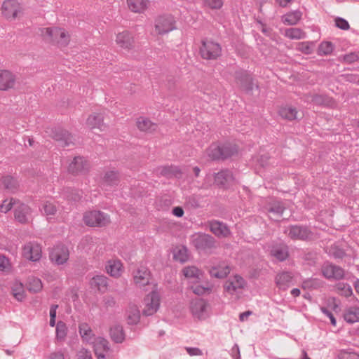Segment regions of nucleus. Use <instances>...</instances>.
<instances>
[{
  "instance_id": "64",
  "label": "nucleus",
  "mask_w": 359,
  "mask_h": 359,
  "mask_svg": "<svg viewBox=\"0 0 359 359\" xmlns=\"http://www.w3.org/2000/svg\"><path fill=\"white\" fill-rule=\"evenodd\" d=\"M186 350L191 356L201 355L203 354L202 351L196 347H186Z\"/></svg>"
},
{
  "instance_id": "17",
  "label": "nucleus",
  "mask_w": 359,
  "mask_h": 359,
  "mask_svg": "<svg viewBox=\"0 0 359 359\" xmlns=\"http://www.w3.org/2000/svg\"><path fill=\"white\" fill-rule=\"evenodd\" d=\"M22 255L32 262L39 261L41 257V247L37 243H28L23 247Z\"/></svg>"
},
{
  "instance_id": "5",
  "label": "nucleus",
  "mask_w": 359,
  "mask_h": 359,
  "mask_svg": "<svg viewBox=\"0 0 359 359\" xmlns=\"http://www.w3.org/2000/svg\"><path fill=\"white\" fill-rule=\"evenodd\" d=\"M83 221L87 226L102 227L110 222L109 216L100 210L87 212L83 215Z\"/></svg>"
},
{
  "instance_id": "16",
  "label": "nucleus",
  "mask_w": 359,
  "mask_h": 359,
  "mask_svg": "<svg viewBox=\"0 0 359 359\" xmlns=\"http://www.w3.org/2000/svg\"><path fill=\"white\" fill-rule=\"evenodd\" d=\"M89 169L88 161L82 156H76L69 165L68 171L72 175L85 174Z\"/></svg>"
},
{
  "instance_id": "11",
  "label": "nucleus",
  "mask_w": 359,
  "mask_h": 359,
  "mask_svg": "<svg viewBox=\"0 0 359 359\" xmlns=\"http://www.w3.org/2000/svg\"><path fill=\"white\" fill-rule=\"evenodd\" d=\"M321 272L323 276L328 280H341L345 275V271L341 266L330 262L323 263L321 266Z\"/></svg>"
},
{
  "instance_id": "6",
  "label": "nucleus",
  "mask_w": 359,
  "mask_h": 359,
  "mask_svg": "<svg viewBox=\"0 0 359 359\" xmlns=\"http://www.w3.org/2000/svg\"><path fill=\"white\" fill-rule=\"evenodd\" d=\"M215 184L224 190L230 189L237 183L233 172L229 169H223L214 175Z\"/></svg>"
},
{
  "instance_id": "53",
  "label": "nucleus",
  "mask_w": 359,
  "mask_h": 359,
  "mask_svg": "<svg viewBox=\"0 0 359 359\" xmlns=\"http://www.w3.org/2000/svg\"><path fill=\"white\" fill-rule=\"evenodd\" d=\"M174 259L182 263L185 262L188 259L187 249L183 246L174 254Z\"/></svg>"
},
{
  "instance_id": "15",
  "label": "nucleus",
  "mask_w": 359,
  "mask_h": 359,
  "mask_svg": "<svg viewBox=\"0 0 359 359\" xmlns=\"http://www.w3.org/2000/svg\"><path fill=\"white\" fill-rule=\"evenodd\" d=\"M269 248L270 255L280 262L286 260L289 257L288 246L283 242H273Z\"/></svg>"
},
{
  "instance_id": "52",
  "label": "nucleus",
  "mask_w": 359,
  "mask_h": 359,
  "mask_svg": "<svg viewBox=\"0 0 359 359\" xmlns=\"http://www.w3.org/2000/svg\"><path fill=\"white\" fill-rule=\"evenodd\" d=\"M43 214L46 216H53L57 212V208L54 204L50 202H46L42 207Z\"/></svg>"
},
{
  "instance_id": "26",
  "label": "nucleus",
  "mask_w": 359,
  "mask_h": 359,
  "mask_svg": "<svg viewBox=\"0 0 359 359\" xmlns=\"http://www.w3.org/2000/svg\"><path fill=\"white\" fill-rule=\"evenodd\" d=\"M210 229L216 236L228 237L231 232L227 226L219 221H212L210 223Z\"/></svg>"
},
{
  "instance_id": "20",
  "label": "nucleus",
  "mask_w": 359,
  "mask_h": 359,
  "mask_svg": "<svg viewBox=\"0 0 359 359\" xmlns=\"http://www.w3.org/2000/svg\"><path fill=\"white\" fill-rule=\"evenodd\" d=\"M245 285V280L241 276L236 275L225 282L224 289L229 294H233L238 289H243Z\"/></svg>"
},
{
  "instance_id": "8",
  "label": "nucleus",
  "mask_w": 359,
  "mask_h": 359,
  "mask_svg": "<svg viewBox=\"0 0 359 359\" xmlns=\"http://www.w3.org/2000/svg\"><path fill=\"white\" fill-rule=\"evenodd\" d=\"M50 135L60 147H65L75 144V139L72 134L64 128H51Z\"/></svg>"
},
{
  "instance_id": "47",
  "label": "nucleus",
  "mask_w": 359,
  "mask_h": 359,
  "mask_svg": "<svg viewBox=\"0 0 359 359\" xmlns=\"http://www.w3.org/2000/svg\"><path fill=\"white\" fill-rule=\"evenodd\" d=\"M79 333L83 339L87 341L94 336L90 327L87 323H81L79 326Z\"/></svg>"
},
{
  "instance_id": "2",
  "label": "nucleus",
  "mask_w": 359,
  "mask_h": 359,
  "mask_svg": "<svg viewBox=\"0 0 359 359\" xmlns=\"http://www.w3.org/2000/svg\"><path fill=\"white\" fill-rule=\"evenodd\" d=\"M221 45L210 39H203L199 48L201 57L206 60H216L222 55Z\"/></svg>"
},
{
  "instance_id": "38",
  "label": "nucleus",
  "mask_w": 359,
  "mask_h": 359,
  "mask_svg": "<svg viewBox=\"0 0 359 359\" xmlns=\"http://www.w3.org/2000/svg\"><path fill=\"white\" fill-rule=\"evenodd\" d=\"M120 182V175L118 172L110 170L106 172L103 177V183L107 186H116Z\"/></svg>"
},
{
  "instance_id": "27",
  "label": "nucleus",
  "mask_w": 359,
  "mask_h": 359,
  "mask_svg": "<svg viewBox=\"0 0 359 359\" xmlns=\"http://www.w3.org/2000/svg\"><path fill=\"white\" fill-rule=\"evenodd\" d=\"M136 125L137 128L145 133H152L157 129V124L151 122L149 118L140 117L137 119Z\"/></svg>"
},
{
  "instance_id": "32",
  "label": "nucleus",
  "mask_w": 359,
  "mask_h": 359,
  "mask_svg": "<svg viewBox=\"0 0 359 359\" xmlns=\"http://www.w3.org/2000/svg\"><path fill=\"white\" fill-rule=\"evenodd\" d=\"M278 114L283 118L288 121H293L298 118V111L295 107L292 106L285 105L281 107L278 111Z\"/></svg>"
},
{
  "instance_id": "19",
  "label": "nucleus",
  "mask_w": 359,
  "mask_h": 359,
  "mask_svg": "<svg viewBox=\"0 0 359 359\" xmlns=\"http://www.w3.org/2000/svg\"><path fill=\"white\" fill-rule=\"evenodd\" d=\"M94 352L97 359H106V355L110 351L109 341L102 337L95 339L93 342Z\"/></svg>"
},
{
  "instance_id": "45",
  "label": "nucleus",
  "mask_w": 359,
  "mask_h": 359,
  "mask_svg": "<svg viewBox=\"0 0 359 359\" xmlns=\"http://www.w3.org/2000/svg\"><path fill=\"white\" fill-rule=\"evenodd\" d=\"M344 318L350 324L359 322V307L349 309L344 314Z\"/></svg>"
},
{
  "instance_id": "18",
  "label": "nucleus",
  "mask_w": 359,
  "mask_h": 359,
  "mask_svg": "<svg viewBox=\"0 0 359 359\" xmlns=\"http://www.w3.org/2000/svg\"><path fill=\"white\" fill-rule=\"evenodd\" d=\"M116 43L120 48L129 50L134 48V37L130 32L123 31L117 34Z\"/></svg>"
},
{
  "instance_id": "55",
  "label": "nucleus",
  "mask_w": 359,
  "mask_h": 359,
  "mask_svg": "<svg viewBox=\"0 0 359 359\" xmlns=\"http://www.w3.org/2000/svg\"><path fill=\"white\" fill-rule=\"evenodd\" d=\"M337 289L341 291V294L346 297H348L353 294L352 288L348 283H339L337 285Z\"/></svg>"
},
{
  "instance_id": "34",
  "label": "nucleus",
  "mask_w": 359,
  "mask_h": 359,
  "mask_svg": "<svg viewBox=\"0 0 359 359\" xmlns=\"http://www.w3.org/2000/svg\"><path fill=\"white\" fill-rule=\"evenodd\" d=\"M266 208L269 213L272 214L278 218H280L283 215V213L285 210L284 204L281 201H275L269 203Z\"/></svg>"
},
{
  "instance_id": "60",
  "label": "nucleus",
  "mask_w": 359,
  "mask_h": 359,
  "mask_svg": "<svg viewBox=\"0 0 359 359\" xmlns=\"http://www.w3.org/2000/svg\"><path fill=\"white\" fill-rule=\"evenodd\" d=\"M11 269L9 259L4 255H0V271H6Z\"/></svg>"
},
{
  "instance_id": "25",
  "label": "nucleus",
  "mask_w": 359,
  "mask_h": 359,
  "mask_svg": "<svg viewBox=\"0 0 359 359\" xmlns=\"http://www.w3.org/2000/svg\"><path fill=\"white\" fill-rule=\"evenodd\" d=\"M14 211L15 219L21 224L28 222V215L31 212L30 208L24 203H19Z\"/></svg>"
},
{
  "instance_id": "7",
  "label": "nucleus",
  "mask_w": 359,
  "mask_h": 359,
  "mask_svg": "<svg viewBox=\"0 0 359 359\" xmlns=\"http://www.w3.org/2000/svg\"><path fill=\"white\" fill-rule=\"evenodd\" d=\"M1 11L4 17L10 21L15 20L22 13V8L16 0L4 1Z\"/></svg>"
},
{
  "instance_id": "54",
  "label": "nucleus",
  "mask_w": 359,
  "mask_h": 359,
  "mask_svg": "<svg viewBox=\"0 0 359 359\" xmlns=\"http://www.w3.org/2000/svg\"><path fill=\"white\" fill-rule=\"evenodd\" d=\"M223 0H203L204 6L212 10L220 9L223 6Z\"/></svg>"
},
{
  "instance_id": "59",
  "label": "nucleus",
  "mask_w": 359,
  "mask_h": 359,
  "mask_svg": "<svg viewBox=\"0 0 359 359\" xmlns=\"http://www.w3.org/2000/svg\"><path fill=\"white\" fill-rule=\"evenodd\" d=\"M359 60V55L355 53H350L342 57V62L347 64H351Z\"/></svg>"
},
{
  "instance_id": "23",
  "label": "nucleus",
  "mask_w": 359,
  "mask_h": 359,
  "mask_svg": "<svg viewBox=\"0 0 359 359\" xmlns=\"http://www.w3.org/2000/svg\"><path fill=\"white\" fill-rule=\"evenodd\" d=\"M292 279L293 276L292 273L282 271L276 276L275 283L280 290H286L290 286Z\"/></svg>"
},
{
  "instance_id": "28",
  "label": "nucleus",
  "mask_w": 359,
  "mask_h": 359,
  "mask_svg": "<svg viewBox=\"0 0 359 359\" xmlns=\"http://www.w3.org/2000/svg\"><path fill=\"white\" fill-rule=\"evenodd\" d=\"M90 287L96 288L100 292H104L107 290V278L104 275H97L92 278L90 281Z\"/></svg>"
},
{
  "instance_id": "4",
  "label": "nucleus",
  "mask_w": 359,
  "mask_h": 359,
  "mask_svg": "<svg viewBox=\"0 0 359 359\" xmlns=\"http://www.w3.org/2000/svg\"><path fill=\"white\" fill-rule=\"evenodd\" d=\"M43 35L48 37V40L60 46H67L69 42V35L65 29L59 27H47L41 30Z\"/></svg>"
},
{
  "instance_id": "49",
  "label": "nucleus",
  "mask_w": 359,
  "mask_h": 359,
  "mask_svg": "<svg viewBox=\"0 0 359 359\" xmlns=\"http://www.w3.org/2000/svg\"><path fill=\"white\" fill-rule=\"evenodd\" d=\"M20 201L15 198H11L3 201L2 204L0 205V211L4 213L8 212L12 209L14 205L19 203Z\"/></svg>"
},
{
  "instance_id": "10",
  "label": "nucleus",
  "mask_w": 359,
  "mask_h": 359,
  "mask_svg": "<svg viewBox=\"0 0 359 359\" xmlns=\"http://www.w3.org/2000/svg\"><path fill=\"white\" fill-rule=\"evenodd\" d=\"M235 79L238 84L243 90H254L258 88L257 83L252 75L248 71L239 69L235 72Z\"/></svg>"
},
{
  "instance_id": "37",
  "label": "nucleus",
  "mask_w": 359,
  "mask_h": 359,
  "mask_svg": "<svg viewBox=\"0 0 359 359\" xmlns=\"http://www.w3.org/2000/svg\"><path fill=\"white\" fill-rule=\"evenodd\" d=\"M159 172L162 176H165L168 178H170L172 177L180 178L182 175V172L180 169L177 166H164L159 168Z\"/></svg>"
},
{
  "instance_id": "46",
  "label": "nucleus",
  "mask_w": 359,
  "mask_h": 359,
  "mask_svg": "<svg viewBox=\"0 0 359 359\" xmlns=\"http://www.w3.org/2000/svg\"><path fill=\"white\" fill-rule=\"evenodd\" d=\"M334 46L330 41L321 42L318 48L317 53L320 56L329 55L334 50Z\"/></svg>"
},
{
  "instance_id": "33",
  "label": "nucleus",
  "mask_w": 359,
  "mask_h": 359,
  "mask_svg": "<svg viewBox=\"0 0 359 359\" xmlns=\"http://www.w3.org/2000/svg\"><path fill=\"white\" fill-rule=\"evenodd\" d=\"M129 9L134 13H143L147 8L148 0H127Z\"/></svg>"
},
{
  "instance_id": "42",
  "label": "nucleus",
  "mask_w": 359,
  "mask_h": 359,
  "mask_svg": "<svg viewBox=\"0 0 359 359\" xmlns=\"http://www.w3.org/2000/svg\"><path fill=\"white\" fill-rule=\"evenodd\" d=\"M11 294L18 301H22L25 297L23 284L19 281H15L11 286Z\"/></svg>"
},
{
  "instance_id": "35",
  "label": "nucleus",
  "mask_w": 359,
  "mask_h": 359,
  "mask_svg": "<svg viewBox=\"0 0 359 359\" xmlns=\"http://www.w3.org/2000/svg\"><path fill=\"white\" fill-rule=\"evenodd\" d=\"M122 264L119 260H110L106 266L107 272L111 276L117 278L121 274Z\"/></svg>"
},
{
  "instance_id": "13",
  "label": "nucleus",
  "mask_w": 359,
  "mask_h": 359,
  "mask_svg": "<svg viewBox=\"0 0 359 359\" xmlns=\"http://www.w3.org/2000/svg\"><path fill=\"white\" fill-rule=\"evenodd\" d=\"M69 252L68 248L62 245H55L50 252L49 258L51 262H55L57 265L63 264L69 259Z\"/></svg>"
},
{
  "instance_id": "14",
  "label": "nucleus",
  "mask_w": 359,
  "mask_h": 359,
  "mask_svg": "<svg viewBox=\"0 0 359 359\" xmlns=\"http://www.w3.org/2000/svg\"><path fill=\"white\" fill-rule=\"evenodd\" d=\"M145 307L142 311V314L145 316H150L154 314L160 306V297L158 292H151L144 299Z\"/></svg>"
},
{
  "instance_id": "29",
  "label": "nucleus",
  "mask_w": 359,
  "mask_h": 359,
  "mask_svg": "<svg viewBox=\"0 0 359 359\" xmlns=\"http://www.w3.org/2000/svg\"><path fill=\"white\" fill-rule=\"evenodd\" d=\"M103 120L104 116L101 113H95L88 116L86 124L91 128H99L102 130L105 128Z\"/></svg>"
},
{
  "instance_id": "24",
  "label": "nucleus",
  "mask_w": 359,
  "mask_h": 359,
  "mask_svg": "<svg viewBox=\"0 0 359 359\" xmlns=\"http://www.w3.org/2000/svg\"><path fill=\"white\" fill-rule=\"evenodd\" d=\"M151 280V273L145 267L138 269L134 275V281L139 287L147 285Z\"/></svg>"
},
{
  "instance_id": "50",
  "label": "nucleus",
  "mask_w": 359,
  "mask_h": 359,
  "mask_svg": "<svg viewBox=\"0 0 359 359\" xmlns=\"http://www.w3.org/2000/svg\"><path fill=\"white\" fill-rule=\"evenodd\" d=\"M67 326L62 321H59L56 326V337L58 340H64L67 335Z\"/></svg>"
},
{
  "instance_id": "41",
  "label": "nucleus",
  "mask_w": 359,
  "mask_h": 359,
  "mask_svg": "<svg viewBox=\"0 0 359 359\" xmlns=\"http://www.w3.org/2000/svg\"><path fill=\"white\" fill-rule=\"evenodd\" d=\"M43 287L41 280L34 276H30L27 279V289L33 293H37L41 290Z\"/></svg>"
},
{
  "instance_id": "1",
  "label": "nucleus",
  "mask_w": 359,
  "mask_h": 359,
  "mask_svg": "<svg viewBox=\"0 0 359 359\" xmlns=\"http://www.w3.org/2000/svg\"><path fill=\"white\" fill-rule=\"evenodd\" d=\"M207 155L212 161H224L237 153V148L231 143H212L207 149Z\"/></svg>"
},
{
  "instance_id": "62",
  "label": "nucleus",
  "mask_w": 359,
  "mask_h": 359,
  "mask_svg": "<svg viewBox=\"0 0 359 359\" xmlns=\"http://www.w3.org/2000/svg\"><path fill=\"white\" fill-rule=\"evenodd\" d=\"M103 302L107 308L114 307L116 304V301L112 296L108 295L103 298Z\"/></svg>"
},
{
  "instance_id": "3",
  "label": "nucleus",
  "mask_w": 359,
  "mask_h": 359,
  "mask_svg": "<svg viewBox=\"0 0 359 359\" xmlns=\"http://www.w3.org/2000/svg\"><path fill=\"white\" fill-rule=\"evenodd\" d=\"M285 233L292 240L312 241L317 238L316 235L306 225H290L285 231Z\"/></svg>"
},
{
  "instance_id": "36",
  "label": "nucleus",
  "mask_w": 359,
  "mask_h": 359,
  "mask_svg": "<svg viewBox=\"0 0 359 359\" xmlns=\"http://www.w3.org/2000/svg\"><path fill=\"white\" fill-rule=\"evenodd\" d=\"M4 189L11 193H15L19 188V183L16 179L10 175L4 176L1 178Z\"/></svg>"
},
{
  "instance_id": "31",
  "label": "nucleus",
  "mask_w": 359,
  "mask_h": 359,
  "mask_svg": "<svg viewBox=\"0 0 359 359\" xmlns=\"http://www.w3.org/2000/svg\"><path fill=\"white\" fill-rule=\"evenodd\" d=\"M304 101L313 103L317 105H328L330 102V98L323 95L308 93L304 97Z\"/></svg>"
},
{
  "instance_id": "51",
  "label": "nucleus",
  "mask_w": 359,
  "mask_h": 359,
  "mask_svg": "<svg viewBox=\"0 0 359 359\" xmlns=\"http://www.w3.org/2000/svg\"><path fill=\"white\" fill-rule=\"evenodd\" d=\"M200 271L196 266H187L183 269V274L186 278H193L199 279Z\"/></svg>"
},
{
  "instance_id": "48",
  "label": "nucleus",
  "mask_w": 359,
  "mask_h": 359,
  "mask_svg": "<svg viewBox=\"0 0 359 359\" xmlns=\"http://www.w3.org/2000/svg\"><path fill=\"white\" fill-rule=\"evenodd\" d=\"M328 253L330 256L332 257L335 259H342L346 256L345 251L337 245L330 246Z\"/></svg>"
},
{
  "instance_id": "9",
  "label": "nucleus",
  "mask_w": 359,
  "mask_h": 359,
  "mask_svg": "<svg viewBox=\"0 0 359 359\" xmlns=\"http://www.w3.org/2000/svg\"><path fill=\"white\" fill-rule=\"evenodd\" d=\"M191 243L198 251H207L216 248L214 237L206 233H198L193 236Z\"/></svg>"
},
{
  "instance_id": "43",
  "label": "nucleus",
  "mask_w": 359,
  "mask_h": 359,
  "mask_svg": "<svg viewBox=\"0 0 359 359\" xmlns=\"http://www.w3.org/2000/svg\"><path fill=\"white\" fill-rule=\"evenodd\" d=\"M231 271L229 266H224L223 267H212L210 270V274L212 277L217 278H224L226 277Z\"/></svg>"
},
{
  "instance_id": "21",
  "label": "nucleus",
  "mask_w": 359,
  "mask_h": 359,
  "mask_svg": "<svg viewBox=\"0 0 359 359\" xmlns=\"http://www.w3.org/2000/svg\"><path fill=\"white\" fill-rule=\"evenodd\" d=\"M16 81V76L8 70H0V90H9L13 88Z\"/></svg>"
},
{
  "instance_id": "63",
  "label": "nucleus",
  "mask_w": 359,
  "mask_h": 359,
  "mask_svg": "<svg viewBox=\"0 0 359 359\" xmlns=\"http://www.w3.org/2000/svg\"><path fill=\"white\" fill-rule=\"evenodd\" d=\"M320 310L325 315H326L330 319L331 324L335 326L337 324V321L332 313L325 307H321Z\"/></svg>"
},
{
  "instance_id": "30",
  "label": "nucleus",
  "mask_w": 359,
  "mask_h": 359,
  "mask_svg": "<svg viewBox=\"0 0 359 359\" xmlns=\"http://www.w3.org/2000/svg\"><path fill=\"white\" fill-rule=\"evenodd\" d=\"M302 13L299 10L290 11L281 17L282 22L287 25H295L302 19Z\"/></svg>"
},
{
  "instance_id": "12",
  "label": "nucleus",
  "mask_w": 359,
  "mask_h": 359,
  "mask_svg": "<svg viewBox=\"0 0 359 359\" xmlns=\"http://www.w3.org/2000/svg\"><path fill=\"white\" fill-rule=\"evenodd\" d=\"M175 29V21L171 15L159 16L156 20L155 29L158 34L163 35Z\"/></svg>"
},
{
  "instance_id": "58",
  "label": "nucleus",
  "mask_w": 359,
  "mask_h": 359,
  "mask_svg": "<svg viewBox=\"0 0 359 359\" xmlns=\"http://www.w3.org/2000/svg\"><path fill=\"white\" fill-rule=\"evenodd\" d=\"M335 25L340 29L348 30L350 28L349 23L344 18L337 17L334 20Z\"/></svg>"
},
{
  "instance_id": "61",
  "label": "nucleus",
  "mask_w": 359,
  "mask_h": 359,
  "mask_svg": "<svg viewBox=\"0 0 359 359\" xmlns=\"http://www.w3.org/2000/svg\"><path fill=\"white\" fill-rule=\"evenodd\" d=\"M77 359H92L90 351L86 348H82L77 354Z\"/></svg>"
},
{
  "instance_id": "22",
  "label": "nucleus",
  "mask_w": 359,
  "mask_h": 359,
  "mask_svg": "<svg viewBox=\"0 0 359 359\" xmlns=\"http://www.w3.org/2000/svg\"><path fill=\"white\" fill-rule=\"evenodd\" d=\"M207 303L202 299H196L191 303V311L195 318L199 320L205 318Z\"/></svg>"
},
{
  "instance_id": "39",
  "label": "nucleus",
  "mask_w": 359,
  "mask_h": 359,
  "mask_svg": "<svg viewBox=\"0 0 359 359\" xmlns=\"http://www.w3.org/2000/svg\"><path fill=\"white\" fill-rule=\"evenodd\" d=\"M140 319V311L136 305L130 306L127 311V321L129 325H136Z\"/></svg>"
},
{
  "instance_id": "40",
  "label": "nucleus",
  "mask_w": 359,
  "mask_h": 359,
  "mask_svg": "<svg viewBox=\"0 0 359 359\" xmlns=\"http://www.w3.org/2000/svg\"><path fill=\"white\" fill-rule=\"evenodd\" d=\"M110 337L115 343H122L125 339L123 327L116 325L110 329Z\"/></svg>"
},
{
  "instance_id": "56",
  "label": "nucleus",
  "mask_w": 359,
  "mask_h": 359,
  "mask_svg": "<svg viewBox=\"0 0 359 359\" xmlns=\"http://www.w3.org/2000/svg\"><path fill=\"white\" fill-rule=\"evenodd\" d=\"M339 359H359V354L350 351L349 350H342L338 354Z\"/></svg>"
},
{
  "instance_id": "44",
  "label": "nucleus",
  "mask_w": 359,
  "mask_h": 359,
  "mask_svg": "<svg viewBox=\"0 0 359 359\" xmlns=\"http://www.w3.org/2000/svg\"><path fill=\"white\" fill-rule=\"evenodd\" d=\"M285 36L290 39H301L306 36V33L300 28L286 29L284 34Z\"/></svg>"
},
{
  "instance_id": "57",
  "label": "nucleus",
  "mask_w": 359,
  "mask_h": 359,
  "mask_svg": "<svg viewBox=\"0 0 359 359\" xmlns=\"http://www.w3.org/2000/svg\"><path fill=\"white\" fill-rule=\"evenodd\" d=\"M193 292L197 295H203L205 293H209L211 291V288L208 287H203L200 285L191 286Z\"/></svg>"
}]
</instances>
